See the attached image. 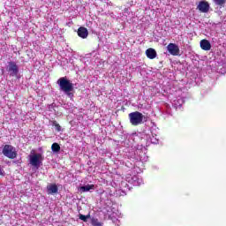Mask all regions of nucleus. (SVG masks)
<instances>
[{"label":"nucleus","mask_w":226,"mask_h":226,"mask_svg":"<svg viewBox=\"0 0 226 226\" xmlns=\"http://www.w3.org/2000/svg\"><path fill=\"white\" fill-rule=\"evenodd\" d=\"M4 156L9 158V160H15L17 158L18 154L15 147L11 145H5L2 150Z\"/></svg>","instance_id":"nucleus-3"},{"label":"nucleus","mask_w":226,"mask_h":226,"mask_svg":"<svg viewBox=\"0 0 226 226\" xmlns=\"http://www.w3.org/2000/svg\"><path fill=\"white\" fill-rule=\"evenodd\" d=\"M56 84L59 86L60 91H63L70 100H73V83L66 77L57 79Z\"/></svg>","instance_id":"nucleus-1"},{"label":"nucleus","mask_w":226,"mask_h":226,"mask_svg":"<svg viewBox=\"0 0 226 226\" xmlns=\"http://www.w3.org/2000/svg\"><path fill=\"white\" fill-rule=\"evenodd\" d=\"M217 6H224L226 0H213Z\"/></svg>","instance_id":"nucleus-15"},{"label":"nucleus","mask_w":226,"mask_h":226,"mask_svg":"<svg viewBox=\"0 0 226 226\" xmlns=\"http://www.w3.org/2000/svg\"><path fill=\"white\" fill-rule=\"evenodd\" d=\"M0 176H4V170L0 166Z\"/></svg>","instance_id":"nucleus-17"},{"label":"nucleus","mask_w":226,"mask_h":226,"mask_svg":"<svg viewBox=\"0 0 226 226\" xmlns=\"http://www.w3.org/2000/svg\"><path fill=\"white\" fill-rule=\"evenodd\" d=\"M51 150L53 153H59V151H61V146H59L57 143H53L51 145Z\"/></svg>","instance_id":"nucleus-13"},{"label":"nucleus","mask_w":226,"mask_h":226,"mask_svg":"<svg viewBox=\"0 0 226 226\" xmlns=\"http://www.w3.org/2000/svg\"><path fill=\"white\" fill-rule=\"evenodd\" d=\"M7 72L10 73V77H19V65L15 62H9Z\"/></svg>","instance_id":"nucleus-4"},{"label":"nucleus","mask_w":226,"mask_h":226,"mask_svg":"<svg viewBox=\"0 0 226 226\" xmlns=\"http://www.w3.org/2000/svg\"><path fill=\"white\" fill-rule=\"evenodd\" d=\"M197 10L201 13H207V11H209V3L205 0L200 1L197 6Z\"/></svg>","instance_id":"nucleus-7"},{"label":"nucleus","mask_w":226,"mask_h":226,"mask_svg":"<svg viewBox=\"0 0 226 226\" xmlns=\"http://www.w3.org/2000/svg\"><path fill=\"white\" fill-rule=\"evenodd\" d=\"M200 45L202 50H211V42L206 39L201 40Z\"/></svg>","instance_id":"nucleus-9"},{"label":"nucleus","mask_w":226,"mask_h":226,"mask_svg":"<svg viewBox=\"0 0 226 226\" xmlns=\"http://www.w3.org/2000/svg\"><path fill=\"white\" fill-rule=\"evenodd\" d=\"M47 190H48V193L49 195H53L54 193H57L59 189L57 188V185L51 184V185L47 186Z\"/></svg>","instance_id":"nucleus-11"},{"label":"nucleus","mask_w":226,"mask_h":226,"mask_svg":"<svg viewBox=\"0 0 226 226\" xmlns=\"http://www.w3.org/2000/svg\"><path fill=\"white\" fill-rule=\"evenodd\" d=\"M167 50L171 56H179V46L176 43H170L167 46Z\"/></svg>","instance_id":"nucleus-6"},{"label":"nucleus","mask_w":226,"mask_h":226,"mask_svg":"<svg viewBox=\"0 0 226 226\" xmlns=\"http://www.w3.org/2000/svg\"><path fill=\"white\" fill-rule=\"evenodd\" d=\"M146 56L148 59H155L157 56L156 50L153 48H149L146 50Z\"/></svg>","instance_id":"nucleus-10"},{"label":"nucleus","mask_w":226,"mask_h":226,"mask_svg":"<svg viewBox=\"0 0 226 226\" xmlns=\"http://www.w3.org/2000/svg\"><path fill=\"white\" fill-rule=\"evenodd\" d=\"M79 220H82V222H87V218H91V215H84L82 214H79Z\"/></svg>","instance_id":"nucleus-16"},{"label":"nucleus","mask_w":226,"mask_h":226,"mask_svg":"<svg viewBox=\"0 0 226 226\" xmlns=\"http://www.w3.org/2000/svg\"><path fill=\"white\" fill-rule=\"evenodd\" d=\"M81 192H89L90 190H94V185H87L80 187Z\"/></svg>","instance_id":"nucleus-12"},{"label":"nucleus","mask_w":226,"mask_h":226,"mask_svg":"<svg viewBox=\"0 0 226 226\" xmlns=\"http://www.w3.org/2000/svg\"><path fill=\"white\" fill-rule=\"evenodd\" d=\"M78 36L83 40H86V38L89 36V31H87V28L81 26L78 29Z\"/></svg>","instance_id":"nucleus-8"},{"label":"nucleus","mask_w":226,"mask_h":226,"mask_svg":"<svg viewBox=\"0 0 226 226\" xmlns=\"http://www.w3.org/2000/svg\"><path fill=\"white\" fill-rule=\"evenodd\" d=\"M52 126H55L56 132H61V125L57 123V121L53 120L51 121Z\"/></svg>","instance_id":"nucleus-14"},{"label":"nucleus","mask_w":226,"mask_h":226,"mask_svg":"<svg viewBox=\"0 0 226 226\" xmlns=\"http://www.w3.org/2000/svg\"><path fill=\"white\" fill-rule=\"evenodd\" d=\"M144 115L139 111H134L129 114V121L132 126H139L144 123Z\"/></svg>","instance_id":"nucleus-2"},{"label":"nucleus","mask_w":226,"mask_h":226,"mask_svg":"<svg viewBox=\"0 0 226 226\" xmlns=\"http://www.w3.org/2000/svg\"><path fill=\"white\" fill-rule=\"evenodd\" d=\"M41 160H43L41 154H34L30 155V164H32V166L35 167L36 169H40V163H41Z\"/></svg>","instance_id":"nucleus-5"}]
</instances>
